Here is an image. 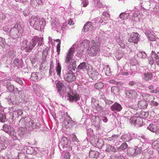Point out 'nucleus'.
<instances>
[{
	"label": "nucleus",
	"mask_w": 159,
	"mask_h": 159,
	"mask_svg": "<svg viewBox=\"0 0 159 159\" xmlns=\"http://www.w3.org/2000/svg\"><path fill=\"white\" fill-rule=\"evenodd\" d=\"M74 51V47L71 48L66 56L65 62L66 64H68L66 67L67 71H75L76 68V61L75 60L72 59Z\"/></svg>",
	"instance_id": "nucleus-1"
},
{
	"label": "nucleus",
	"mask_w": 159,
	"mask_h": 159,
	"mask_svg": "<svg viewBox=\"0 0 159 159\" xmlns=\"http://www.w3.org/2000/svg\"><path fill=\"white\" fill-rule=\"evenodd\" d=\"M30 25L36 30L42 31L45 25V20L43 18H40L38 16H32L31 17Z\"/></svg>",
	"instance_id": "nucleus-2"
},
{
	"label": "nucleus",
	"mask_w": 159,
	"mask_h": 159,
	"mask_svg": "<svg viewBox=\"0 0 159 159\" xmlns=\"http://www.w3.org/2000/svg\"><path fill=\"white\" fill-rule=\"evenodd\" d=\"M101 43V39L98 38V40L96 41L92 40L88 48V53L90 56L93 57L96 56L100 52V45Z\"/></svg>",
	"instance_id": "nucleus-3"
},
{
	"label": "nucleus",
	"mask_w": 159,
	"mask_h": 159,
	"mask_svg": "<svg viewBox=\"0 0 159 159\" xmlns=\"http://www.w3.org/2000/svg\"><path fill=\"white\" fill-rule=\"evenodd\" d=\"M67 96L68 97V100L71 102H76L83 109L82 106L84 103L81 99H80L79 95L75 93L71 92L68 93Z\"/></svg>",
	"instance_id": "nucleus-4"
},
{
	"label": "nucleus",
	"mask_w": 159,
	"mask_h": 159,
	"mask_svg": "<svg viewBox=\"0 0 159 159\" xmlns=\"http://www.w3.org/2000/svg\"><path fill=\"white\" fill-rule=\"evenodd\" d=\"M2 128L3 130L8 134L13 139H18L17 133L15 132V129L13 127L9 125L4 124Z\"/></svg>",
	"instance_id": "nucleus-5"
},
{
	"label": "nucleus",
	"mask_w": 159,
	"mask_h": 159,
	"mask_svg": "<svg viewBox=\"0 0 159 159\" xmlns=\"http://www.w3.org/2000/svg\"><path fill=\"white\" fill-rule=\"evenodd\" d=\"M23 31L22 27L19 22H17L14 28L10 30L11 34L13 36L14 38H17L20 36V34Z\"/></svg>",
	"instance_id": "nucleus-6"
},
{
	"label": "nucleus",
	"mask_w": 159,
	"mask_h": 159,
	"mask_svg": "<svg viewBox=\"0 0 159 159\" xmlns=\"http://www.w3.org/2000/svg\"><path fill=\"white\" fill-rule=\"evenodd\" d=\"M43 39L42 38H39L36 36H34L30 41L28 44L29 47L28 52L31 51L36 46L37 43V46H39L42 44Z\"/></svg>",
	"instance_id": "nucleus-7"
},
{
	"label": "nucleus",
	"mask_w": 159,
	"mask_h": 159,
	"mask_svg": "<svg viewBox=\"0 0 159 159\" xmlns=\"http://www.w3.org/2000/svg\"><path fill=\"white\" fill-rule=\"evenodd\" d=\"M58 93L60 96H63L66 92V87L61 82L56 80L55 81Z\"/></svg>",
	"instance_id": "nucleus-8"
},
{
	"label": "nucleus",
	"mask_w": 159,
	"mask_h": 159,
	"mask_svg": "<svg viewBox=\"0 0 159 159\" xmlns=\"http://www.w3.org/2000/svg\"><path fill=\"white\" fill-rule=\"evenodd\" d=\"M149 63L152 65L155 61L157 64H159V57L158 55L154 51H152L151 56L148 58Z\"/></svg>",
	"instance_id": "nucleus-9"
},
{
	"label": "nucleus",
	"mask_w": 159,
	"mask_h": 159,
	"mask_svg": "<svg viewBox=\"0 0 159 159\" xmlns=\"http://www.w3.org/2000/svg\"><path fill=\"white\" fill-rule=\"evenodd\" d=\"M129 121L131 123H133L137 127L141 126L143 123V119L139 117H132L130 118Z\"/></svg>",
	"instance_id": "nucleus-10"
},
{
	"label": "nucleus",
	"mask_w": 159,
	"mask_h": 159,
	"mask_svg": "<svg viewBox=\"0 0 159 159\" xmlns=\"http://www.w3.org/2000/svg\"><path fill=\"white\" fill-rule=\"evenodd\" d=\"M66 114L67 116V118L64 119V125L66 128H70L73 126L75 125L76 124V122L73 120L71 118L67 115V113Z\"/></svg>",
	"instance_id": "nucleus-11"
},
{
	"label": "nucleus",
	"mask_w": 159,
	"mask_h": 159,
	"mask_svg": "<svg viewBox=\"0 0 159 159\" xmlns=\"http://www.w3.org/2000/svg\"><path fill=\"white\" fill-rule=\"evenodd\" d=\"M91 143L93 146L99 148H101L104 145V141L102 139H96L95 138H92L90 139Z\"/></svg>",
	"instance_id": "nucleus-12"
},
{
	"label": "nucleus",
	"mask_w": 159,
	"mask_h": 159,
	"mask_svg": "<svg viewBox=\"0 0 159 159\" xmlns=\"http://www.w3.org/2000/svg\"><path fill=\"white\" fill-rule=\"evenodd\" d=\"M51 26L53 30H56L57 32L60 31L61 25L58 19L55 18L52 20Z\"/></svg>",
	"instance_id": "nucleus-13"
},
{
	"label": "nucleus",
	"mask_w": 159,
	"mask_h": 159,
	"mask_svg": "<svg viewBox=\"0 0 159 159\" xmlns=\"http://www.w3.org/2000/svg\"><path fill=\"white\" fill-rule=\"evenodd\" d=\"M70 142L68 138L65 137H63L60 141L59 144V148L61 149V148H67L70 146Z\"/></svg>",
	"instance_id": "nucleus-14"
},
{
	"label": "nucleus",
	"mask_w": 159,
	"mask_h": 159,
	"mask_svg": "<svg viewBox=\"0 0 159 159\" xmlns=\"http://www.w3.org/2000/svg\"><path fill=\"white\" fill-rule=\"evenodd\" d=\"M3 85L6 87L7 89L10 92H12L13 91L17 92L18 91L17 88H15L14 86L11 84L9 81L7 80H3Z\"/></svg>",
	"instance_id": "nucleus-15"
},
{
	"label": "nucleus",
	"mask_w": 159,
	"mask_h": 159,
	"mask_svg": "<svg viewBox=\"0 0 159 159\" xmlns=\"http://www.w3.org/2000/svg\"><path fill=\"white\" fill-rule=\"evenodd\" d=\"M88 75L93 80H96L100 78L98 72L93 69L91 71L88 72Z\"/></svg>",
	"instance_id": "nucleus-16"
},
{
	"label": "nucleus",
	"mask_w": 159,
	"mask_h": 159,
	"mask_svg": "<svg viewBox=\"0 0 159 159\" xmlns=\"http://www.w3.org/2000/svg\"><path fill=\"white\" fill-rule=\"evenodd\" d=\"M27 133V129L26 128L20 127L18 129L17 135L18 137H20V138H24L26 136ZM19 138H18L17 140Z\"/></svg>",
	"instance_id": "nucleus-17"
},
{
	"label": "nucleus",
	"mask_w": 159,
	"mask_h": 159,
	"mask_svg": "<svg viewBox=\"0 0 159 159\" xmlns=\"http://www.w3.org/2000/svg\"><path fill=\"white\" fill-rule=\"evenodd\" d=\"M110 109L111 111L116 113L120 111L122 107L120 103L116 102L111 107Z\"/></svg>",
	"instance_id": "nucleus-18"
},
{
	"label": "nucleus",
	"mask_w": 159,
	"mask_h": 159,
	"mask_svg": "<svg viewBox=\"0 0 159 159\" xmlns=\"http://www.w3.org/2000/svg\"><path fill=\"white\" fill-rule=\"evenodd\" d=\"M65 79L67 81H73L75 80L76 77L72 71H68L65 75Z\"/></svg>",
	"instance_id": "nucleus-19"
},
{
	"label": "nucleus",
	"mask_w": 159,
	"mask_h": 159,
	"mask_svg": "<svg viewBox=\"0 0 159 159\" xmlns=\"http://www.w3.org/2000/svg\"><path fill=\"white\" fill-rule=\"evenodd\" d=\"M92 107L93 108L98 112L103 111V108L99 103L98 100H94L93 102L92 100Z\"/></svg>",
	"instance_id": "nucleus-20"
},
{
	"label": "nucleus",
	"mask_w": 159,
	"mask_h": 159,
	"mask_svg": "<svg viewBox=\"0 0 159 159\" xmlns=\"http://www.w3.org/2000/svg\"><path fill=\"white\" fill-rule=\"evenodd\" d=\"M92 120L93 124L97 128V129H99L100 128V124L101 121L99 117L98 116H93L92 117Z\"/></svg>",
	"instance_id": "nucleus-21"
},
{
	"label": "nucleus",
	"mask_w": 159,
	"mask_h": 159,
	"mask_svg": "<svg viewBox=\"0 0 159 159\" xmlns=\"http://www.w3.org/2000/svg\"><path fill=\"white\" fill-rule=\"evenodd\" d=\"M139 34L137 33H133L129 39L128 41L135 43H137L139 40Z\"/></svg>",
	"instance_id": "nucleus-22"
},
{
	"label": "nucleus",
	"mask_w": 159,
	"mask_h": 159,
	"mask_svg": "<svg viewBox=\"0 0 159 159\" xmlns=\"http://www.w3.org/2000/svg\"><path fill=\"white\" fill-rule=\"evenodd\" d=\"M143 69V68L142 67L138 65L132 66V69L131 70V75L134 76L136 73H140L141 70Z\"/></svg>",
	"instance_id": "nucleus-23"
},
{
	"label": "nucleus",
	"mask_w": 159,
	"mask_h": 159,
	"mask_svg": "<svg viewBox=\"0 0 159 159\" xmlns=\"http://www.w3.org/2000/svg\"><path fill=\"white\" fill-rule=\"evenodd\" d=\"M126 94L127 98L131 100H133L137 97V93L135 91L133 90H128L126 92Z\"/></svg>",
	"instance_id": "nucleus-24"
},
{
	"label": "nucleus",
	"mask_w": 159,
	"mask_h": 159,
	"mask_svg": "<svg viewBox=\"0 0 159 159\" xmlns=\"http://www.w3.org/2000/svg\"><path fill=\"white\" fill-rule=\"evenodd\" d=\"M26 126L29 128L30 130L34 129L38 127V125H37L36 123L34 122L33 120H31L30 121L26 122Z\"/></svg>",
	"instance_id": "nucleus-25"
},
{
	"label": "nucleus",
	"mask_w": 159,
	"mask_h": 159,
	"mask_svg": "<svg viewBox=\"0 0 159 159\" xmlns=\"http://www.w3.org/2000/svg\"><path fill=\"white\" fill-rule=\"evenodd\" d=\"M7 100L9 104L16 105L18 103V102L16 99V97L14 94L10 95L8 97Z\"/></svg>",
	"instance_id": "nucleus-26"
},
{
	"label": "nucleus",
	"mask_w": 159,
	"mask_h": 159,
	"mask_svg": "<svg viewBox=\"0 0 159 159\" xmlns=\"http://www.w3.org/2000/svg\"><path fill=\"white\" fill-rule=\"evenodd\" d=\"M147 129L153 132H156L158 129V125L154 123H151L148 126Z\"/></svg>",
	"instance_id": "nucleus-27"
},
{
	"label": "nucleus",
	"mask_w": 159,
	"mask_h": 159,
	"mask_svg": "<svg viewBox=\"0 0 159 159\" xmlns=\"http://www.w3.org/2000/svg\"><path fill=\"white\" fill-rule=\"evenodd\" d=\"M93 27V26L92 25V23L90 22H87L84 25V28L83 31L86 32L88 31H91Z\"/></svg>",
	"instance_id": "nucleus-28"
},
{
	"label": "nucleus",
	"mask_w": 159,
	"mask_h": 159,
	"mask_svg": "<svg viewBox=\"0 0 159 159\" xmlns=\"http://www.w3.org/2000/svg\"><path fill=\"white\" fill-rule=\"evenodd\" d=\"M120 139L124 141L129 142L132 139L131 136L129 133L125 134L121 137Z\"/></svg>",
	"instance_id": "nucleus-29"
},
{
	"label": "nucleus",
	"mask_w": 159,
	"mask_h": 159,
	"mask_svg": "<svg viewBox=\"0 0 159 159\" xmlns=\"http://www.w3.org/2000/svg\"><path fill=\"white\" fill-rule=\"evenodd\" d=\"M61 68L58 60L56 59V70L57 75L60 76L61 75Z\"/></svg>",
	"instance_id": "nucleus-30"
},
{
	"label": "nucleus",
	"mask_w": 159,
	"mask_h": 159,
	"mask_svg": "<svg viewBox=\"0 0 159 159\" xmlns=\"http://www.w3.org/2000/svg\"><path fill=\"white\" fill-rule=\"evenodd\" d=\"M152 77V74L149 72L145 73L142 75V78L145 80L148 81L151 80Z\"/></svg>",
	"instance_id": "nucleus-31"
},
{
	"label": "nucleus",
	"mask_w": 159,
	"mask_h": 159,
	"mask_svg": "<svg viewBox=\"0 0 159 159\" xmlns=\"http://www.w3.org/2000/svg\"><path fill=\"white\" fill-rule=\"evenodd\" d=\"M33 149L32 147H30L25 146L22 149V151L23 152V153H27L30 154L32 153Z\"/></svg>",
	"instance_id": "nucleus-32"
},
{
	"label": "nucleus",
	"mask_w": 159,
	"mask_h": 159,
	"mask_svg": "<svg viewBox=\"0 0 159 159\" xmlns=\"http://www.w3.org/2000/svg\"><path fill=\"white\" fill-rule=\"evenodd\" d=\"M145 34L147 36L148 39L151 41H154L156 40V39L155 36L149 32L147 31L145 32Z\"/></svg>",
	"instance_id": "nucleus-33"
},
{
	"label": "nucleus",
	"mask_w": 159,
	"mask_h": 159,
	"mask_svg": "<svg viewBox=\"0 0 159 159\" xmlns=\"http://www.w3.org/2000/svg\"><path fill=\"white\" fill-rule=\"evenodd\" d=\"M42 0H31L30 4L33 7H35L38 5L42 4Z\"/></svg>",
	"instance_id": "nucleus-34"
},
{
	"label": "nucleus",
	"mask_w": 159,
	"mask_h": 159,
	"mask_svg": "<svg viewBox=\"0 0 159 159\" xmlns=\"http://www.w3.org/2000/svg\"><path fill=\"white\" fill-rule=\"evenodd\" d=\"M138 105L140 108L145 109L147 107L148 103L144 101H141L138 102Z\"/></svg>",
	"instance_id": "nucleus-35"
},
{
	"label": "nucleus",
	"mask_w": 159,
	"mask_h": 159,
	"mask_svg": "<svg viewBox=\"0 0 159 159\" xmlns=\"http://www.w3.org/2000/svg\"><path fill=\"white\" fill-rule=\"evenodd\" d=\"M140 14L139 11L134 10V12L133 13V17L134 18V20L137 21H139Z\"/></svg>",
	"instance_id": "nucleus-36"
},
{
	"label": "nucleus",
	"mask_w": 159,
	"mask_h": 159,
	"mask_svg": "<svg viewBox=\"0 0 159 159\" xmlns=\"http://www.w3.org/2000/svg\"><path fill=\"white\" fill-rule=\"evenodd\" d=\"M106 151L107 152H116V148L110 144L107 145Z\"/></svg>",
	"instance_id": "nucleus-37"
},
{
	"label": "nucleus",
	"mask_w": 159,
	"mask_h": 159,
	"mask_svg": "<svg viewBox=\"0 0 159 159\" xmlns=\"http://www.w3.org/2000/svg\"><path fill=\"white\" fill-rule=\"evenodd\" d=\"M77 70H82L83 71H85L87 70V66L86 63L85 62L81 63L77 67Z\"/></svg>",
	"instance_id": "nucleus-38"
},
{
	"label": "nucleus",
	"mask_w": 159,
	"mask_h": 159,
	"mask_svg": "<svg viewBox=\"0 0 159 159\" xmlns=\"http://www.w3.org/2000/svg\"><path fill=\"white\" fill-rule=\"evenodd\" d=\"M28 47V44H27V41L26 39L24 40L22 42V44L21 46V49L23 50L26 49V51L27 52H29V47Z\"/></svg>",
	"instance_id": "nucleus-39"
},
{
	"label": "nucleus",
	"mask_w": 159,
	"mask_h": 159,
	"mask_svg": "<svg viewBox=\"0 0 159 159\" xmlns=\"http://www.w3.org/2000/svg\"><path fill=\"white\" fill-rule=\"evenodd\" d=\"M3 110L2 108H0V122H4L6 119V115L4 113H1Z\"/></svg>",
	"instance_id": "nucleus-40"
},
{
	"label": "nucleus",
	"mask_w": 159,
	"mask_h": 159,
	"mask_svg": "<svg viewBox=\"0 0 159 159\" xmlns=\"http://www.w3.org/2000/svg\"><path fill=\"white\" fill-rule=\"evenodd\" d=\"M90 43H90L89 40L86 39L82 42L80 43V45L84 48H87L88 47L89 48Z\"/></svg>",
	"instance_id": "nucleus-41"
},
{
	"label": "nucleus",
	"mask_w": 159,
	"mask_h": 159,
	"mask_svg": "<svg viewBox=\"0 0 159 159\" xmlns=\"http://www.w3.org/2000/svg\"><path fill=\"white\" fill-rule=\"evenodd\" d=\"M70 153L68 152H66L62 154L61 157L62 159H70Z\"/></svg>",
	"instance_id": "nucleus-42"
},
{
	"label": "nucleus",
	"mask_w": 159,
	"mask_h": 159,
	"mask_svg": "<svg viewBox=\"0 0 159 159\" xmlns=\"http://www.w3.org/2000/svg\"><path fill=\"white\" fill-rule=\"evenodd\" d=\"M7 141L5 140L4 142L0 143V151L2 149H4L8 146Z\"/></svg>",
	"instance_id": "nucleus-43"
},
{
	"label": "nucleus",
	"mask_w": 159,
	"mask_h": 159,
	"mask_svg": "<svg viewBox=\"0 0 159 159\" xmlns=\"http://www.w3.org/2000/svg\"><path fill=\"white\" fill-rule=\"evenodd\" d=\"M137 57L140 58H145L147 55L145 52L144 51L139 52L137 54Z\"/></svg>",
	"instance_id": "nucleus-44"
},
{
	"label": "nucleus",
	"mask_w": 159,
	"mask_h": 159,
	"mask_svg": "<svg viewBox=\"0 0 159 159\" xmlns=\"http://www.w3.org/2000/svg\"><path fill=\"white\" fill-rule=\"evenodd\" d=\"M103 17L102 18H101L100 17H98L96 18H95L94 20H93V21H95L94 23H95V24L94 25L96 26V24H97V25L98 24V23L99 24H102L103 21ZM97 26H98V25H97Z\"/></svg>",
	"instance_id": "nucleus-45"
},
{
	"label": "nucleus",
	"mask_w": 159,
	"mask_h": 159,
	"mask_svg": "<svg viewBox=\"0 0 159 159\" xmlns=\"http://www.w3.org/2000/svg\"><path fill=\"white\" fill-rule=\"evenodd\" d=\"M129 16V14L128 13L122 12L121 13L119 16V19L123 18L124 20L127 19Z\"/></svg>",
	"instance_id": "nucleus-46"
},
{
	"label": "nucleus",
	"mask_w": 159,
	"mask_h": 159,
	"mask_svg": "<svg viewBox=\"0 0 159 159\" xmlns=\"http://www.w3.org/2000/svg\"><path fill=\"white\" fill-rule=\"evenodd\" d=\"M87 134L88 137H90L91 139L94 138V135L93 129L90 128L88 129L87 130Z\"/></svg>",
	"instance_id": "nucleus-47"
},
{
	"label": "nucleus",
	"mask_w": 159,
	"mask_h": 159,
	"mask_svg": "<svg viewBox=\"0 0 159 159\" xmlns=\"http://www.w3.org/2000/svg\"><path fill=\"white\" fill-rule=\"evenodd\" d=\"M128 147V145L126 143H123L119 147H118L117 150L119 151H121L122 150H123L126 148Z\"/></svg>",
	"instance_id": "nucleus-48"
},
{
	"label": "nucleus",
	"mask_w": 159,
	"mask_h": 159,
	"mask_svg": "<svg viewBox=\"0 0 159 159\" xmlns=\"http://www.w3.org/2000/svg\"><path fill=\"white\" fill-rule=\"evenodd\" d=\"M152 146L154 149H157L159 148V139L153 142Z\"/></svg>",
	"instance_id": "nucleus-49"
},
{
	"label": "nucleus",
	"mask_w": 159,
	"mask_h": 159,
	"mask_svg": "<svg viewBox=\"0 0 159 159\" xmlns=\"http://www.w3.org/2000/svg\"><path fill=\"white\" fill-rule=\"evenodd\" d=\"M105 75L107 76H109L111 75L110 68L109 67L108 65L105 66L104 68Z\"/></svg>",
	"instance_id": "nucleus-50"
},
{
	"label": "nucleus",
	"mask_w": 159,
	"mask_h": 159,
	"mask_svg": "<svg viewBox=\"0 0 159 159\" xmlns=\"http://www.w3.org/2000/svg\"><path fill=\"white\" fill-rule=\"evenodd\" d=\"M139 117L141 118H144L148 116V113L147 112L141 111L139 113Z\"/></svg>",
	"instance_id": "nucleus-51"
},
{
	"label": "nucleus",
	"mask_w": 159,
	"mask_h": 159,
	"mask_svg": "<svg viewBox=\"0 0 159 159\" xmlns=\"http://www.w3.org/2000/svg\"><path fill=\"white\" fill-rule=\"evenodd\" d=\"M104 86L103 83L102 82H98L95 84L94 87L97 89H101Z\"/></svg>",
	"instance_id": "nucleus-52"
},
{
	"label": "nucleus",
	"mask_w": 159,
	"mask_h": 159,
	"mask_svg": "<svg viewBox=\"0 0 159 159\" xmlns=\"http://www.w3.org/2000/svg\"><path fill=\"white\" fill-rule=\"evenodd\" d=\"M119 137L118 134H114L111 137H109L107 138V140L108 141H116L117 138Z\"/></svg>",
	"instance_id": "nucleus-53"
},
{
	"label": "nucleus",
	"mask_w": 159,
	"mask_h": 159,
	"mask_svg": "<svg viewBox=\"0 0 159 159\" xmlns=\"http://www.w3.org/2000/svg\"><path fill=\"white\" fill-rule=\"evenodd\" d=\"M37 75H38L37 72L32 73L31 77H30V79L31 80L34 81L37 80Z\"/></svg>",
	"instance_id": "nucleus-54"
},
{
	"label": "nucleus",
	"mask_w": 159,
	"mask_h": 159,
	"mask_svg": "<svg viewBox=\"0 0 159 159\" xmlns=\"http://www.w3.org/2000/svg\"><path fill=\"white\" fill-rule=\"evenodd\" d=\"M119 90V89L116 86H113L111 88V92L114 94H117Z\"/></svg>",
	"instance_id": "nucleus-55"
},
{
	"label": "nucleus",
	"mask_w": 159,
	"mask_h": 159,
	"mask_svg": "<svg viewBox=\"0 0 159 159\" xmlns=\"http://www.w3.org/2000/svg\"><path fill=\"white\" fill-rule=\"evenodd\" d=\"M116 41L120 47L122 48L124 47V43L122 40L121 39L120 37L116 39Z\"/></svg>",
	"instance_id": "nucleus-56"
},
{
	"label": "nucleus",
	"mask_w": 159,
	"mask_h": 159,
	"mask_svg": "<svg viewBox=\"0 0 159 159\" xmlns=\"http://www.w3.org/2000/svg\"><path fill=\"white\" fill-rule=\"evenodd\" d=\"M145 95L146 97H148L150 98L149 100H148V98L147 99L148 100V101L150 102L151 103V102L152 101H153L155 99V98L153 95L147 94H145Z\"/></svg>",
	"instance_id": "nucleus-57"
},
{
	"label": "nucleus",
	"mask_w": 159,
	"mask_h": 159,
	"mask_svg": "<svg viewBox=\"0 0 159 159\" xmlns=\"http://www.w3.org/2000/svg\"><path fill=\"white\" fill-rule=\"evenodd\" d=\"M94 5L98 7L101 8L102 6V4L99 0H94Z\"/></svg>",
	"instance_id": "nucleus-58"
},
{
	"label": "nucleus",
	"mask_w": 159,
	"mask_h": 159,
	"mask_svg": "<svg viewBox=\"0 0 159 159\" xmlns=\"http://www.w3.org/2000/svg\"><path fill=\"white\" fill-rule=\"evenodd\" d=\"M13 64H14V66L18 67L20 66V61L18 58H16L13 61Z\"/></svg>",
	"instance_id": "nucleus-59"
},
{
	"label": "nucleus",
	"mask_w": 159,
	"mask_h": 159,
	"mask_svg": "<svg viewBox=\"0 0 159 159\" xmlns=\"http://www.w3.org/2000/svg\"><path fill=\"white\" fill-rule=\"evenodd\" d=\"M8 55L9 57L12 58L16 56V52L13 50L10 51L8 52Z\"/></svg>",
	"instance_id": "nucleus-60"
},
{
	"label": "nucleus",
	"mask_w": 159,
	"mask_h": 159,
	"mask_svg": "<svg viewBox=\"0 0 159 159\" xmlns=\"http://www.w3.org/2000/svg\"><path fill=\"white\" fill-rule=\"evenodd\" d=\"M37 80L41 79L44 76L43 73L41 72H37Z\"/></svg>",
	"instance_id": "nucleus-61"
},
{
	"label": "nucleus",
	"mask_w": 159,
	"mask_h": 159,
	"mask_svg": "<svg viewBox=\"0 0 159 159\" xmlns=\"http://www.w3.org/2000/svg\"><path fill=\"white\" fill-rule=\"evenodd\" d=\"M6 44L5 39L0 37V45L2 47H4L5 46Z\"/></svg>",
	"instance_id": "nucleus-62"
},
{
	"label": "nucleus",
	"mask_w": 159,
	"mask_h": 159,
	"mask_svg": "<svg viewBox=\"0 0 159 159\" xmlns=\"http://www.w3.org/2000/svg\"><path fill=\"white\" fill-rule=\"evenodd\" d=\"M102 15L103 16L105 17V18L104 19L105 20H107L110 18V14L107 12L104 11L102 13Z\"/></svg>",
	"instance_id": "nucleus-63"
},
{
	"label": "nucleus",
	"mask_w": 159,
	"mask_h": 159,
	"mask_svg": "<svg viewBox=\"0 0 159 159\" xmlns=\"http://www.w3.org/2000/svg\"><path fill=\"white\" fill-rule=\"evenodd\" d=\"M18 159H25V155L22 153H19L18 155Z\"/></svg>",
	"instance_id": "nucleus-64"
}]
</instances>
